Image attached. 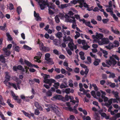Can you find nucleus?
<instances>
[{"label": "nucleus", "instance_id": "nucleus-1", "mask_svg": "<svg viewBox=\"0 0 120 120\" xmlns=\"http://www.w3.org/2000/svg\"><path fill=\"white\" fill-rule=\"evenodd\" d=\"M114 59L118 61L119 60V58L117 55H112V56L110 57L109 60L106 61V62L108 65H107L104 63H102V65L104 67L107 66L108 67H109L111 66H114L116 63V62Z\"/></svg>", "mask_w": 120, "mask_h": 120}, {"label": "nucleus", "instance_id": "nucleus-2", "mask_svg": "<svg viewBox=\"0 0 120 120\" xmlns=\"http://www.w3.org/2000/svg\"><path fill=\"white\" fill-rule=\"evenodd\" d=\"M41 75L43 76V77L44 78V82L49 84V86L46 84H45L44 85V86L47 89H49L50 88L49 86H51L52 84L54 83L56 81L55 80L52 79H47L48 78H50V76L49 75L42 73L41 74Z\"/></svg>", "mask_w": 120, "mask_h": 120}, {"label": "nucleus", "instance_id": "nucleus-3", "mask_svg": "<svg viewBox=\"0 0 120 120\" xmlns=\"http://www.w3.org/2000/svg\"><path fill=\"white\" fill-rule=\"evenodd\" d=\"M102 98L103 99V101L105 102L104 104L107 107H109L112 103V102L114 103H118V102L116 99L111 98L109 99V98L107 97L102 96Z\"/></svg>", "mask_w": 120, "mask_h": 120}, {"label": "nucleus", "instance_id": "nucleus-4", "mask_svg": "<svg viewBox=\"0 0 120 120\" xmlns=\"http://www.w3.org/2000/svg\"><path fill=\"white\" fill-rule=\"evenodd\" d=\"M63 41L64 43H67L69 41L70 42V43H68V45L71 50H73L74 49H76V46L74 45L73 42V40L70 37L68 36L67 38L66 36L64 37Z\"/></svg>", "mask_w": 120, "mask_h": 120}, {"label": "nucleus", "instance_id": "nucleus-5", "mask_svg": "<svg viewBox=\"0 0 120 120\" xmlns=\"http://www.w3.org/2000/svg\"><path fill=\"white\" fill-rule=\"evenodd\" d=\"M92 37L94 40L93 41V42L98 43L100 45H101V42L100 40H101L103 37V35L102 34H98L96 33V35H93Z\"/></svg>", "mask_w": 120, "mask_h": 120}, {"label": "nucleus", "instance_id": "nucleus-6", "mask_svg": "<svg viewBox=\"0 0 120 120\" xmlns=\"http://www.w3.org/2000/svg\"><path fill=\"white\" fill-rule=\"evenodd\" d=\"M38 3L41 10L44 9L45 6L50 3H48L47 0H39Z\"/></svg>", "mask_w": 120, "mask_h": 120}, {"label": "nucleus", "instance_id": "nucleus-7", "mask_svg": "<svg viewBox=\"0 0 120 120\" xmlns=\"http://www.w3.org/2000/svg\"><path fill=\"white\" fill-rule=\"evenodd\" d=\"M47 5L49 8L48 10L49 14L51 15L53 14L54 13L53 11L51 10V9H52L54 11V10L55 9V5L51 3Z\"/></svg>", "mask_w": 120, "mask_h": 120}, {"label": "nucleus", "instance_id": "nucleus-8", "mask_svg": "<svg viewBox=\"0 0 120 120\" xmlns=\"http://www.w3.org/2000/svg\"><path fill=\"white\" fill-rule=\"evenodd\" d=\"M76 3H79L80 4L79 6L82 9H84V7L86 8H88V5L85 3L84 2V0H78L77 1Z\"/></svg>", "mask_w": 120, "mask_h": 120}, {"label": "nucleus", "instance_id": "nucleus-9", "mask_svg": "<svg viewBox=\"0 0 120 120\" xmlns=\"http://www.w3.org/2000/svg\"><path fill=\"white\" fill-rule=\"evenodd\" d=\"M64 98L62 95H56L53 96L51 98V99L52 101H56V100L62 101L64 100Z\"/></svg>", "mask_w": 120, "mask_h": 120}, {"label": "nucleus", "instance_id": "nucleus-10", "mask_svg": "<svg viewBox=\"0 0 120 120\" xmlns=\"http://www.w3.org/2000/svg\"><path fill=\"white\" fill-rule=\"evenodd\" d=\"M36 44H39L40 49L41 50L45 51L46 50V48L44 46L43 43L39 39H38L36 41Z\"/></svg>", "mask_w": 120, "mask_h": 120}, {"label": "nucleus", "instance_id": "nucleus-11", "mask_svg": "<svg viewBox=\"0 0 120 120\" xmlns=\"http://www.w3.org/2000/svg\"><path fill=\"white\" fill-rule=\"evenodd\" d=\"M42 55V54L41 52H38L37 54V56L34 57V61L37 62L38 63H41V61L39 59L41 56Z\"/></svg>", "mask_w": 120, "mask_h": 120}, {"label": "nucleus", "instance_id": "nucleus-12", "mask_svg": "<svg viewBox=\"0 0 120 120\" xmlns=\"http://www.w3.org/2000/svg\"><path fill=\"white\" fill-rule=\"evenodd\" d=\"M68 17V16L67 15H65V18H66L65 19V21L67 22H69L70 23H72L76 22V20L75 19V18L73 16L71 17V18L72 19L70 18H68L67 19L66 17Z\"/></svg>", "mask_w": 120, "mask_h": 120}, {"label": "nucleus", "instance_id": "nucleus-13", "mask_svg": "<svg viewBox=\"0 0 120 120\" xmlns=\"http://www.w3.org/2000/svg\"><path fill=\"white\" fill-rule=\"evenodd\" d=\"M101 43V45L103 44H107L109 42V39L107 38H102L100 42Z\"/></svg>", "mask_w": 120, "mask_h": 120}, {"label": "nucleus", "instance_id": "nucleus-14", "mask_svg": "<svg viewBox=\"0 0 120 120\" xmlns=\"http://www.w3.org/2000/svg\"><path fill=\"white\" fill-rule=\"evenodd\" d=\"M34 16L35 19L38 21H40L41 20V18L40 17L38 13H37L35 11H34Z\"/></svg>", "mask_w": 120, "mask_h": 120}, {"label": "nucleus", "instance_id": "nucleus-15", "mask_svg": "<svg viewBox=\"0 0 120 120\" xmlns=\"http://www.w3.org/2000/svg\"><path fill=\"white\" fill-rule=\"evenodd\" d=\"M25 62L26 65L32 67H34L37 68H38V67L37 65L32 64L30 62L27 60H25Z\"/></svg>", "mask_w": 120, "mask_h": 120}, {"label": "nucleus", "instance_id": "nucleus-16", "mask_svg": "<svg viewBox=\"0 0 120 120\" xmlns=\"http://www.w3.org/2000/svg\"><path fill=\"white\" fill-rule=\"evenodd\" d=\"M21 111L23 112L24 114L26 116H27L29 117H30L31 116H33L34 115V114L33 113H31L30 114L26 112L23 110H21Z\"/></svg>", "mask_w": 120, "mask_h": 120}, {"label": "nucleus", "instance_id": "nucleus-17", "mask_svg": "<svg viewBox=\"0 0 120 120\" xmlns=\"http://www.w3.org/2000/svg\"><path fill=\"white\" fill-rule=\"evenodd\" d=\"M93 87L94 89L96 91H97L98 90V88L96 85L94 83H93L92 85L90 84V88L91 89Z\"/></svg>", "mask_w": 120, "mask_h": 120}, {"label": "nucleus", "instance_id": "nucleus-18", "mask_svg": "<svg viewBox=\"0 0 120 120\" xmlns=\"http://www.w3.org/2000/svg\"><path fill=\"white\" fill-rule=\"evenodd\" d=\"M78 106V104H76L75 106L74 107V109H72L70 107L69 108V110L71 111H72L73 112L75 113H78L76 109V107Z\"/></svg>", "mask_w": 120, "mask_h": 120}, {"label": "nucleus", "instance_id": "nucleus-19", "mask_svg": "<svg viewBox=\"0 0 120 120\" xmlns=\"http://www.w3.org/2000/svg\"><path fill=\"white\" fill-rule=\"evenodd\" d=\"M114 46L112 43H110L108 45L106 46L105 47L107 49L110 50L114 48Z\"/></svg>", "mask_w": 120, "mask_h": 120}, {"label": "nucleus", "instance_id": "nucleus-20", "mask_svg": "<svg viewBox=\"0 0 120 120\" xmlns=\"http://www.w3.org/2000/svg\"><path fill=\"white\" fill-rule=\"evenodd\" d=\"M7 48H3V51L8 56L10 55L11 53L8 50Z\"/></svg>", "mask_w": 120, "mask_h": 120}, {"label": "nucleus", "instance_id": "nucleus-21", "mask_svg": "<svg viewBox=\"0 0 120 120\" xmlns=\"http://www.w3.org/2000/svg\"><path fill=\"white\" fill-rule=\"evenodd\" d=\"M93 63L94 65L97 66L98 65L99 63L100 62V60L98 59H95Z\"/></svg>", "mask_w": 120, "mask_h": 120}, {"label": "nucleus", "instance_id": "nucleus-22", "mask_svg": "<svg viewBox=\"0 0 120 120\" xmlns=\"http://www.w3.org/2000/svg\"><path fill=\"white\" fill-rule=\"evenodd\" d=\"M5 78L6 80H7L8 81L10 80V77L9 75V73L8 72H6L5 73Z\"/></svg>", "mask_w": 120, "mask_h": 120}, {"label": "nucleus", "instance_id": "nucleus-23", "mask_svg": "<svg viewBox=\"0 0 120 120\" xmlns=\"http://www.w3.org/2000/svg\"><path fill=\"white\" fill-rule=\"evenodd\" d=\"M106 11L107 12L110 13V14L111 15L113 13V9L112 8H109L106 9Z\"/></svg>", "mask_w": 120, "mask_h": 120}, {"label": "nucleus", "instance_id": "nucleus-24", "mask_svg": "<svg viewBox=\"0 0 120 120\" xmlns=\"http://www.w3.org/2000/svg\"><path fill=\"white\" fill-rule=\"evenodd\" d=\"M101 116L105 118L107 120L109 118V116H107L106 115L105 113H101Z\"/></svg>", "mask_w": 120, "mask_h": 120}, {"label": "nucleus", "instance_id": "nucleus-25", "mask_svg": "<svg viewBox=\"0 0 120 120\" xmlns=\"http://www.w3.org/2000/svg\"><path fill=\"white\" fill-rule=\"evenodd\" d=\"M79 54L80 55L81 59L82 60L85 59V58L84 56V54L82 52H80L79 53Z\"/></svg>", "mask_w": 120, "mask_h": 120}, {"label": "nucleus", "instance_id": "nucleus-26", "mask_svg": "<svg viewBox=\"0 0 120 120\" xmlns=\"http://www.w3.org/2000/svg\"><path fill=\"white\" fill-rule=\"evenodd\" d=\"M114 47H117L119 45V42L117 41H114L113 44Z\"/></svg>", "mask_w": 120, "mask_h": 120}, {"label": "nucleus", "instance_id": "nucleus-27", "mask_svg": "<svg viewBox=\"0 0 120 120\" xmlns=\"http://www.w3.org/2000/svg\"><path fill=\"white\" fill-rule=\"evenodd\" d=\"M79 111L81 112H82L85 115H86L87 114V112L84 109L83 110L81 108H79L78 109Z\"/></svg>", "mask_w": 120, "mask_h": 120}, {"label": "nucleus", "instance_id": "nucleus-28", "mask_svg": "<svg viewBox=\"0 0 120 120\" xmlns=\"http://www.w3.org/2000/svg\"><path fill=\"white\" fill-rule=\"evenodd\" d=\"M9 81H8L7 80L5 79L4 81V83L6 86H8L9 87L11 83H10V82H8Z\"/></svg>", "mask_w": 120, "mask_h": 120}, {"label": "nucleus", "instance_id": "nucleus-29", "mask_svg": "<svg viewBox=\"0 0 120 120\" xmlns=\"http://www.w3.org/2000/svg\"><path fill=\"white\" fill-rule=\"evenodd\" d=\"M62 32L63 33V34L65 35L66 34L69 35L70 34V32L69 30H62Z\"/></svg>", "mask_w": 120, "mask_h": 120}, {"label": "nucleus", "instance_id": "nucleus-30", "mask_svg": "<svg viewBox=\"0 0 120 120\" xmlns=\"http://www.w3.org/2000/svg\"><path fill=\"white\" fill-rule=\"evenodd\" d=\"M6 36L7 37L8 40L9 41H11L12 40V38L11 36L10 35L9 33H6Z\"/></svg>", "mask_w": 120, "mask_h": 120}, {"label": "nucleus", "instance_id": "nucleus-31", "mask_svg": "<svg viewBox=\"0 0 120 120\" xmlns=\"http://www.w3.org/2000/svg\"><path fill=\"white\" fill-rule=\"evenodd\" d=\"M62 33L60 32H58L56 34V36L57 37L60 38L62 37Z\"/></svg>", "mask_w": 120, "mask_h": 120}, {"label": "nucleus", "instance_id": "nucleus-32", "mask_svg": "<svg viewBox=\"0 0 120 120\" xmlns=\"http://www.w3.org/2000/svg\"><path fill=\"white\" fill-rule=\"evenodd\" d=\"M111 15L116 21L117 22L118 21V18L116 16V15L115 14L113 13Z\"/></svg>", "mask_w": 120, "mask_h": 120}, {"label": "nucleus", "instance_id": "nucleus-33", "mask_svg": "<svg viewBox=\"0 0 120 120\" xmlns=\"http://www.w3.org/2000/svg\"><path fill=\"white\" fill-rule=\"evenodd\" d=\"M112 31L114 33H115L117 34H120V32L119 31H118L117 29H116L114 30L113 28L112 27L111 28Z\"/></svg>", "mask_w": 120, "mask_h": 120}, {"label": "nucleus", "instance_id": "nucleus-34", "mask_svg": "<svg viewBox=\"0 0 120 120\" xmlns=\"http://www.w3.org/2000/svg\"><path fill=\"white\" fill-rule=\"evenodd\" d=\"M115 116H113L112 118V120H116V117H120V113H118L115 115Z\"/></svg>", "mask_w": 120, "mask_h": 120}, {"label": "nucleus", "instance_id": "nucleus-35", "mask_svg": "<svg viewBox=\"0 0 120 120\" xmlns=\"http://www.w3.org/2000/svg\"><path fill=\"white\" fill-rule=\"evenodd\" d=\"M17 10L18 14L19 15L22 11V8L20 6H19L17 8Z\"/></svg>", "mask_w": 120, "mask_h": 120}, {"label": "nucleus", "instance_id": "nucleus-36", "mask_svg": "<svg viewBox=\"0 0 120 120\" xmlns=\"http://www.w3.org/2000/svg\"><path fill=\"white\" fill-rule=\"evenodd\" d=\"M94 118L96 120H100L99 115L97 114H96L94 115Z\"/></svg>", "mask_w": 120, "mask_h": 120}, {"label": "nucleus", "instance_id": "nucleus-37", "mask_svg": "<svg viewBox=\"0 0 120 120\" xmlns=\"http://www.w3.org/2000/svg\"><path fill=\"white\" fill-rule=\"evenodd\" d=\"M50 56V54L49 53H46L45 55V59L46 60H48L50 58L49 57Z\"/></svg>", "mask_w": 120, "mask_h": 120}, {"label": "nucleus", "instance_id": "nucleus-38", "mask_svg": "<svg viewBox=\"0 0 120 120\" xmlns=\"http://www.w3.org/2000/svg\"><path fill=\"white\" fill-rule=\"evenodd\" d=\"M54 83V84L53 85L55 87V88L56 89H57L60 86V84L59 83L57 82H55Z\"/></svg>", "mask_w": 120, "mask_h": 120}, {"label": "nucleus", "instance_id": "nucleus-39", "mask_svg": "<svg viewBox=\"0 0 120 120\" xmlns=\"http://www.w3.org/2000/svg\"><path fill=\"white\" fill-rule=\"evenodd\" d=\"M87 61L86 62V63H87L88 64H90L91 63V59L90 57V56H88L87 57Z\"/></svg>", "mask_w": 120, "mask_h": 120}, {"label": "nucleus", "instance_id": "nucleus-40", "mask_svg": "<svg viewBox=\"0 0 120 120\" xmlns=\"http://www.w3.org/2000/svg\"><path fill=\"white\" fill-rule=\"evenodd\" d=\"M102 52L104 54V56L105 58H107V55L108 54V52L106 50H104Z\"/></svg>", "mask_w": 120, "mask_h": 120}, {"label": "nucleus", "instance_id": "nucleus-41", "mask_svg": "<svg viewBox=\"0 0 120 120\" xmlns=\"http://www.w3.org/2000/svg\"><path fill=\"white\" fill-rule=\"evenodd\" d=\"M58 17H59L61 19H63L64 17V14L63 13H60L59 15H58ZM65 17V16H64Z\"/></svg>", "mask_w": 120, "mask_h": 120}, {"label": "nucleus", "instance_id": "nucleus-42", "mask_svg": "<svg viewBox=\"0 0 120 120\" xmlns=\"http://www.w3.org/2000/svg\"><path fill=\"white\" fill-rule=\"evenodd\" d=\"M20 97L21 99H22L23 101H24L26 99L28 98V97H25V95L23 94H22L20 95Z\"/></svg>", "mask_w": 120, "mask_h": 120}, {"label": "nucleus", "instance_id": "nucleus-43", "mask_svg": "<svg viewBox=\"0 0 120 120\" xmlns=\"http://www.w3.org/2000/svg\"><path fill=\"white\" fill-rule=\"evenodd\" d=\"M6 26V23L4 24V26H0V29L1 30H5V28Z\"/></svg>", "mask_w": 120, "mask_h": 120}, {"label": "nucleus", "instance_id": "nucleus-44", "mask_svg": "<svg viewBox=\"0 0 120 120\" xmlns=\"http://www.w3.org/2000/svg\"><path fill=\"white\" fill-rule=\"evenodd\" d=\"M75 33L76 34L75 36V39H76L79 37L80 36V34L79 32L77 31H76L75 32Z\"/></svg>", "mask_w": 120, "mask_h": 120}, {"label": "nucleus", "instance_id": "nucleus-45", "mask_svg": "<svg viewBox=\"0 0 120 120\" xmlns=\"http://www.w3.org/2000/svg\"><path fill=\"white\" fill-rule=\"evenodd\" d=\"M64 75L61 74L59 75H56L55 77V78L56 79H58L61 78H63L64 77Z\"/></svg>", "mask_w": 120, "mask_h": 120}, {"label": "nucleus", "instance_id": "nucleus-46", "mask_svg": "<svg viewBox=\"0 0 120 120\" xmlns=\"http://www.w3.org/2000/svg\"><path fill=\"white\" fill-rule=\"evenodd\" d=\"M23 47L25 49L27 50H30L32 49L31 47L25 45H24Z\"/></svg>", "mask_w": 120, "mask_h": 120}, {"label": "nucleus", "instance_id": "nucleus-47", "mask_svg": "<svg viewBox=\"0 0 120 120\" xmlns=\"http://www.w3.org/2000/svg\"><path fill=\"white\" fill-rule=\"evenodd\" d=\"M48 62V63L51 65L52 64H54L53 62V61L52 59L50 58L48 60H46Z\"/></svg>", "mask_w": 120, "mask_h": 120}, {"label": "nucleus", "instance_id": "nucleus-48", "mask_svg": "<svg viewBox=\"0 0 120 120\" xmlns=\"http://www.w3.org/2000/svg\"><path fill=\"white\" fill-rule=\"evenodd\" d=\"M72 81L71 79H70L68 81L69 86L70 87H72L73 86V85L72 83Z\"/></svg>", "mask_w": 120, "mask_h": 120}, {"label": "nucleus", "instance_id": "nucleus-49", "mask_svg": "<svg viewBox=\"0 0 120 120\" xmlns=\"http://www.w3.org/2000/svg\"><path fill=\"white\" fill-rule=\"evenodd\" d=\"M91 94L94 98L97 99V96L95 94V91H94L93 90L91 92Z\"/></svg>", "mask_w": 120, "mask_h": 120}, {"label": "nucleus", "instance_id": "nucleus-50", "mask_svg": "<svg viewBox=\"0 0 120 120\" xmlns=\"http://www.w3.org/2000/svg\"><path fill=\"white\" fill-rule=\"evenodd\" d=\"M112 93L114 95L115 97L116 98L118 97V93L117 92H115L114 91H112Z\"/></svg>", "mask_w": 120, "mask_h": 120}, {"label": "nucleus", "instance_id": "nucleus-51", "mask_svg": "<svg viewBox=\"0 0 120 120\" xmlns=\"http://www.w3.org/2000/svg\"><path fill=\"white\" fill-rule=\"evenodd\" d=\"M46 94L48 96H51L52 95V92L50 90H49L46 93Z\"/></svg>", "mask_w": 120, "mask_h": 120}, {"label": "nucleus", "instance_id": "nucleus-52", "mask_svg": "<svg viewBox=\"0 0 120 120\" xmlns=\"http://www.w3.org/2000/svg\"><path fill=\"white\" fill-rule=\"evenodd\" d=\"M55 21L57 23H59L60 22V20L59 18L58 15H56L55 18Z\"/></svg>", "mask_w": 120, "mask_h": 120}, {"label": "nucleus", "instance_id": "nucleus-53", "mask_svg": "<svg viewBox=\"0 0 120 120\" xmlns=\"http://www.w3.org/2000/svg\"><path fill=\"white\" fill-rule=\"evenodd\" d=\"M103 33L105 34L109 35L110 34V32L108 30L105 29Z\"/></svg>", "mask_w": 120, "mask_h": 120}, {"label": "nucleus", "instance_id": "nucleus-54", "mask_svg": "<svg viewBox=\"0 0 120 120\" xmlns=\"http://www.w3.org/2000/svg\"><path fill=\"white\" fill-rule=\"evenodd\" d=\"M11 86L13 87L15 90H17V88L16 86V85L14 83H11L9 88L11 87Z\"/></svg>", "mask_w": 120, "mask_h": 120}, {"label": "nucleus", "instance_id": "nucleus-55", "mask_svg": "<svg viewBox=\"0 0 120 120\" xmlns=\"http://www.w3.org/2000/svg\"><path fill=\"white\" fill-rule=\"evenodd\" d=\"M68 6L67 4H62L60 6V8L61 9H63L64 8L67 7Z\"/></svg>", "mask_w": 120, "mask_h": 120}, {"label": "nucleus", "instance_id": "nucleus-56", "mask_svg": "<svg viewBox=\"0 0 120 120\" xmlns=\"http://www.w3.org/2000/svg\"><path fill=\"white\" fill-rule=\"evenodd\" d=\"M64 98V100L63 101H68L69 99V96L68 95H66Z\"/></svg>", "mask_w": 120, "mask_h": 120}, {"label": "nucleus", "instance_id": "nucleus-57", "mask_svg": "<svg viewBox=\"0 0 120 120\" xmlns=\"http://www.w3.org/2000/svg\"><path fill=\"white\" fill-rule=\"evenodd\" d=\"M68 87V86L67 85V84L65 85L64 84H61L60 86V88L61 89L65 88L67 87Z\"/></svg>", "mask_w": 120, "mask_h": 120}, {"label": "nucleus", "instance_id": "nucleus-58", "mask_svg": "<svg viewBox=\"0 0 120 120\" xmlns=\"http://www.w3.org/2000/svg\"><path fill=\"white\" fill-rule=\"evenodd\" d=\"M66 50L68 54L69 55H71L72 53L69 49L68 48H66Z\"/></svg>", "mask_w": 120, "mask_h": 120}, {"label": "nucleus", "instance_id": "nucleus-59", "mask_svg": "<svg viewBox=\"0 0 120 120\" xmlns=\"http://www.w3.org/2000/svg\"><path fill=\"white\" fill-rule=\"evenodd\" d=\"M48 21L49 23L51 25H53V22L52 20L50 19L49 18H48Z\"/></svg>", "mask_w": 120, "mask_h": 120}, {"label": "nucleus", "instance_id": "nucleus-60", "mask_svg": "<svg viewBox=\"0 0 120 120\" xmlns=\"http://www.w3.org/2000/svg\"><path fill=\"white\" fill-rule=\"evenodd\" d=\"M98 30L99 31L103 33L105 29L103 28H98Z\"/></svg>", "mask_w": 120, "mask_h": 120}, {"label": "nucleus", "instance_id": "nucleus-61", "mask_svg": "<svg viewBox=\"0 0 120 120\" xmlns=\"http://www.w3.org/2000/svg\"><path fill=\"white\" fill-rule=\"evenodd\" d=\"M115 77V75L113 73H111L110 74L109 77L110 78H114Z\"/></svg>", "mask_w": 120, "mask_h": 120}, {"label": "nucleus", "instance_id": "nucleus-62", "mask_svg": "<svg viewBox=\"0 0 120 120\" xmlns=\"http://www.w3.org/2000/svg\"><path fill=\"white\" fill-rule=\"evenodd\" d=\"M109 19H103L102 21L104 24L107 23L109 21Z\"/></svg>", "mask_w": 120, "mask_h": 120}, {"label": "nucleus", "instance_id": "nucleus-63", "mask_svg": "<svg viewBox=\"0 0 120 120\" xmlns=\"http://www.w3.org/2000/svg\"><path fill=\"white\" fill-rule=\"evenodd\" d=\"M89 47H90L89 46L87 45H85L84 46H83L82 47V48L83 49H84L85 50H86Z\"/></svg>", "mask_w": 120, "mask_h": 120}, {"label": "nucleus", "instance_id": "nucleus-64", "mask_svg": "<svg viewBox=\"0 0 120 120\" xmlns=\"http://www.w3.org/2000/svg\"><path fill=\"white\" fill-rule=\"evenodd\" d=\"M83 118L84 120H90L91 118L89 116H87L86 117L85 116L83 117Z\"/></svg>", "mask_w": 120, "mask_h": 120}]
</instances>
